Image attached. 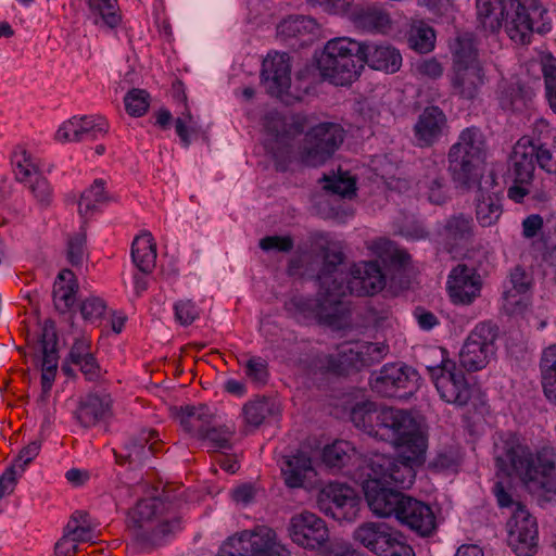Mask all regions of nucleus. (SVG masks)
I'll return each mask as SVG.
<instances>
[{
    "label": "nucleus",
    "mask_w": 556,
    "mask_h": 556,
    "mask_svg": "<svg viewBox=\"0 0 556 556\" xmlns=\"http://www.w3.org/2000/svg\"><path fill=\"white\" fill-rule=\"evenodd\" d=\"M496 467L507 476L518 478L525 488L543 501L556 496V451L542 446L532 452L517 437L509 435L495 445Z\"/></svg>",
    "instance_id": "f257e3e1"
},
{
    "label": "nucleus",
    "mask_w": 556,
    "mask_h": 556,
    "mask_svg": "<svg viewBox=\"0 0 556 556\" xmlns=\"http://www.w3.org/2000/svg\"><path fill=\"white\" fill-rule=\"evenodd\" d=\"M320 289L316 300H299L296 304L303 312H311L316 318L333 324L343 313L341 299L348 291L357 296L374 295L381 291L386 280L380 266L376 262H361L351 269L348 285H344L342 273L337 269L324 271L318 276Z\"/></svg>",
    "instance_id": "f03ea898"
},
{
    "label": "nucleus",
    "mask_w": 556,
    "mask_h": 556,
    "mask_svg": "<svg viewBox=\"0 0 556 556\" xmlns=\"http://www.w3.org/2000/svg\"><path fill=\"white\" fill-rule=\"evenodd\" d=\"M477 21L483 30L495 34L504 29L516 43L527 45L536 28H549L547 10L540 0H476Z\"/></svg>",
    "instance_id": "7ed1b4c3"
},
{
    "label": "nucleus",
    "mask_w": 556,
    "mask_h": 556,
    "mask_svg": "<svg viewBox=\"0 0 556 556\" xmlns=\"http://www.w3.org/2000/svg\"><path fill=\"white\" fill-rule=\"evenodd\" d=\"M389 442L396 447L397 456L375 453L366 457L358 466L361 477L379 478L392 486L408 489L415 481L416 468L425 462L426 437L416 424L414 430L403 431Z\"/></svg>",
    "instance_id": "20e7f679"
},
{
    "label": "nucleus",
    "mask_w": 556,
    "mask_h": 556,
    "mask_svg": "<svg viewBox=\"0 0 556 556\" xmlns=\"http://www.w3.org/2000/svg\"><path fill=\"white\" fill-rule=\"evenodd\" d=\"M488 146L482 131L475 126L460 131L447 153L448 172L453 181L471 190L480 177H485Z\"/></svg>",
    "instance_id": "39448f33"
},
{
    "label": "nucleus",
    "mask_w": 556,
    "mask_h": 556,
    "mask_svg": "<svg viewBox=\"0 0 556 556\" xmlns=\"http://www.w3.org/2000/svg\"><path fill=\"white\" fill-rule=\"evenodd\" d=\"M448 79L453 93L466 100L477 98L488 83L478 49L468 35L456 38L452 46V67Z\"/></svg>",
    "instance_id": "423d86ee"
},
{
    "label": "nucleus",
    "mask_w": 556,
    "mask_h": 556,
    "mask_svg": "<svg viewBox=\"0 0 556 556\" xmlns=\"http://www.w3.org/2000/svg\"><path fill=\"white\" fill-rule=\"evenodd\" d=\"M128 527L137 541L155 545L177 531L180 520L172 510V504L154 497L138 502L128 513Z\"/></svg>",
    "instance_id": "0eeeda50"
},
{
    "label": "nucleus",
    "mask_w": 556,
    "mask_h": 556,
    "mask_svg": "<svg viewBox=\"0 0 556 556\" xmlns=\"http://www.w3.org/2000/svg\"><path fill=\"white\" fill-rule=\"evenodd\" d=\"M361 54L362 42L348 37L330 39L318 59V70L333 85H350L363 68Z\"/></svg>",
    "instance_id": "6e6552de"
},
{
    "label": "nucleus",
    "mask_w": 556,
    "mask_h": 556,
    "mask_svg": "<svg viewBox=\"0 0 556 556\" xmlns=\"http://www.w3.org/2000/svg\"><path fill=\"white\" fill-rule=\"evenodd\" d=\"M351 419L367 434L386 442L396 440L403 431L414 430L417 424L405 410L391 407L378 409L371 402L357 404L351 412Z\"/></svg>",
    "instance_id": "1a4fd4ad"
},
{
    "label": "nucleus",
    "mask_w": 556,
    "mask_h": 556,
    "mask_svg": "<svg viewBox=\"0 0 556 556\" xmlns=\"http://www.w3.org/2000/svg\"><path fill=\"white\" fill-rule=\"evenodd\" d=\"M354 540L377 556H415L401 531L382 521H367L353 533Z\"/></svg>",
    "instance_id": "9d476101"
},
{
    "label": "nucleus",
    "mask_w": 556,
    "mask_h": 556,
    "mask_svg": "<svg viewBox=\"0 0 556 556\" xmlns=\"http://www.w3.org/2000/svg\"><path fill=\"white\" fill-rule=\"evenodd\" d=\"M344 139V129L337 123H320L304 137L300 151L301 162L307 166H319L329 160Z\"/></svg>",
    "instance_id": "9b49d317"
},
{
    "label": "nucleus",
    "mask_w": 556,
    "mask_h": 556,
    "mask_svg": "<svg viewBox=\"0 0 556 556\" xmlns=\"http://www.w3.org/2000/svg\"><path fill=\"white\" fill-rule=\"evenodd\" d=\"M427 370L444 402L458 407L466 406L469 403L475 389L455 363L442 361L439 366H427Z\"/></svg>",
    "instance_id": "f8f14e48"
},
{
    "label": "nucleus",
    "mask_w": 556,
    "mask_h": 556,
    "mask_svg": "<svg viewBox=\"0 0 556 556\" xmlns=\"http://www.w3.org/2000/svg\"><path fill=\"white\" fill-rule=\"evenodd\" d=\"M496 329L491 323L476 325L459 352V363L467 371H478L495 357Z\"/></svg>",
    "instance_id": "ddd939ff"
},
{
    "label": "nucleus",
    "mask_w": 556,
    "mask_h": 556,
    "mask_svg": "<svg viewBox=\"0 0 556 556\" xmlns=\"http://www.w3.org/2000/svg\"><path fill=\"white\" fill-rule=\"evenodd\" d=\"M317 504L321 511L336 520L353 521L361 509V497L353 488L332 482L319 491Z\"/></svg>",
    "instance_id": "4468645a"
},
{
    "label": "nucleus",
    "mask_w": 556,
    "mask_h": 556,
    "mask_svg": "<svg viewBox=\"0 0 556 556\" xmlns=\"http://www.w3.org/2000/svg\"><path fill=\"white\" fill-rule=\"evenodd\" d=\"M357 480L362 484L366 502L371 513L380 518H396L406 495L393 489L392 485L374 477H361L357 470Z\"/></svg>",
    "instance_id": "2eb2a0df"
},
{
    "label": "nucleus",
    "mask_w": 556,
    "mask_h": 556,
    "mask_svg": "<svg viewBox=\"0 0 556 556\" xmlns=\"http://www.w3.org/2000/svg\"><path fill=\"white\" fill-rule=\"evenodd\" d=\"M287 533L295 545L312 551L323 546L329 538L326 522L307 510L294 514L290 518Z\"/></svg>",
    "instance_id": "dca6fc26"
},
{
    "label": "nucleus",
    "mask_w": 556,
    "mask_h": 556,
    "mask_svg": "<svg viewBox=\"0 0 556 556\" xmlns=\"http://www.w3.org/2000/svg\"><path fill=\"white\" fill-rule=\"evenodd\" d=\"M508 544L517 556H533L538 551V525L521 504H517L508 523Z\"/></svg>",
    "instance_id": "f3484780"
},
{
    "label": "nucleus",
    "mask_w": 556,
    "mask_h": 556,
    "mask_svg": "<svg viewBox=\"0 0 556 556\" xmlns=\"http://www.w3.org/2000/svg\"><path fill=\"white\" fill-rule=\"evenodd\" d=\"M472 189L476 190L475 212L478 223L482 227L495 225L503 213V208L494 173L489 172L485 177H480Z\"/></svg>",
    "instance_id": "a211bd4d"
},
{
    "label": "nucleus",
    "mask_w": 556,
    "mask_h": 556,
    "mask_svg": "<svg viewBox=\"0 0 556 556\" xmlns=\"http://www.w3.org/2000/svg\"><path fill=\"white\" fill-rule=\"evenodd\" d=\"M482 285V278L473 267L458 264L447 276L446 290L453 304L470 305L480 296Z\"/></svg>",
    "instance_id": "6ab92c4d"
},
{
    "label": "nucleus",
    "mask_w": 556,
    "mask_h": 556,
    "mask_svg": "<svg viewBox=\"0 0 556 556\" xmlns=\"http://www.w3.org/2000/svg\"><path fill=\"white\" fill-rule=\"evenodd\" d=\"M109 131V124L103 116H73L63 122L55 132V140L61 143L97 140Z\"/></svg>",
    "instance_id": "aec40b11"
},
{
    "label": "nucleus",
    "mask_w": 556,
    "mask_h": 556,
    "mask_svg": "<svg viewBox=\"0 0 556 556\" xmlns=\"http://www.w3.org/2000/svg\"><path fill=\"white\" fill-rule=\"evenodd\" d=\"M416 372L401 364H387L371 375V389L382 396H400L399 391L408 390L414 384Z\"/></svg>",
    "instance_id": "412c9836"
},
{
    "label": "nucleus",
    "mask_w": 556,
    "mask_h": 556,
    "mask_svg": "<svg viewBox=\"0 0 556 556\" xmlns=\"http://www.w3.org/2000/svg\"><path fill=\"white\" fill-rule=\"evenodd\" d=\"M531 299V279L519 266L509 275V280L504 287L502 307L508 315H520L529 306Z\"/></svg>",
    "instance_id": "4be33fe9"
},
{
    "label": "nucleus",
    "mask_w": 556,
    "mask_h": 556,
    "mask_svg": "<svg viewBox=\"0 0 556 556\" xmlns=\"http://www.w3.org/2000/svg\"><path fill=\"white\" fill-rule=\"evenodd\" d=\"M395 519L421 536L432 534L437 528V518L432 508L409 496L404 500Z\"/></svg>",
    "instance_id": "5701e85b"
},
{
    "label": "nucleus",
    "mask_w": 556,
    "mask_h": 556,
    "mask_svg": "<svg viewBox=\"0 0 556 556\" xmlns=\"http://www.w3.org/2000/svg\"><path fill=\"white\" fill-rule=\"evenodd\" d=\"M263 81L266 90L281 97L291 86V64L287 53H269L263 62Z\"/></svg>",
    "instance_id": "b1692460"
},
{
    "label": "nucleus",
    "mask_w": 556,
    "mask_h": 556,
    "mask_svg": "<svg viewBox=\"0 0 556 556\" xmlns=\"http://www.w3.org/2000/svg\"><path fill=\"white\" fill-rule=\"evenodd\" d=\"M447 118L439 106H428L418 116L414 135L419 147H430L447 130Z\"/></svg>",
    "instance_id": "393cba45"
},
{
    "label": "nucleus",
    "mask_w": 556,
    "mask_h": 556,
    "mask_svg": "<svg viewBox=\"0 0 556 556\" xmlns=\"http://www.w3.org/2000/svg\"><path fill=\"white\" fill-rule=\"evenodd\" d=\"M362 64L367 63L371 68L388 74L397 72L402 66V55L395 48L389 45L363 43Z\"/></svg>",
    "instance_id": "a878e982"
},
{
    "label": "nucleus",
    "mask_w": 556,
    "mask_h": 556,
    "mask_svg": "<svg viewBox=\"0 0 556 556\" xmlns=\"http://www.w3.org/2000/svg\"><path fill=\"white\" fill-rule=\"evenodd\" d=\"M280 468L286 485L291 489L304 488L316 475L311 457L303 452L285 456Z\"/></svg>",
    "instance_id": "bb28decb"
},
{
    "label": "nucleus",
    "mask_w": 556,
    "mask_h": 556,
    "mask_svg": "<svg viewBox=\"0 0 556 556\" xmlns=\"http://www.w3.org/2000/svg\"><path fill=\"white\" fill-rule=\"evenodd\" d=\"M535 144L529 137H521L514 146L510 155V170L519 182H531L534 173Z\"/></svg>",
    "instance_id": "cd10ccee"
},
{
    "label": "nucleus",
    "mask_w": 556,
    "mask_h": 556,
    "mask_svg": "<svg viewBox=\"0 0 556 556\" xmlns=\"http://www.w3.org/2000/svg\"><path fill=\"white\" fill-rule=\"evenodd\" d=\"M443 238L450 251L469 244L475 236V224L469 215L458 213L450 216L443 227Z\"/></svg>",
    "instance_id": "c85d7f7f"
},
{
    "label": "nucleus",
    "mask_w": 556,
    "mask_h": 556,
    "mask_svg": "<svg viewBox=\"0 0 556 556\" xmlns=\"http://www.w3.org/2000/svg\"><path fill=\"white\" fill-rule=\"evenodd\" d=\"M176 417L180 426L192 437L199 438L214 424L215 412L204 404L182 406L177 409Z\"/></svg>",
    "instance_id": "c756f323"
},
{
    "label": "nucleus",
    "mask_w": 556,
    "mask_h": 556,
    "mask_svg": "<svg viewBox=\"0 0 556 556\" xmlns=\"http://www.w3.org/2000/svg\"><path fill=\"white\" fill-rule=\"evenodd\" d=\"M111 406L112 399L109 394H89L80 402L77 419L85 427L93 426L110 416Z\"/></svg>",
    "instance_id": "7c9ffc66"
},
{
    "label": "nucleus",
    "mask_w": 556,
    "mask_h": 556,
    "mask_svg": "<svg viewBox=\"0 0 556 556\" xmlns=\"http://www.w3.org/2000/svg\"><path fill=\"white\" fill-rule=\"evenodd\" d=\"M280 414L279 405L268 397H257L249 401L242 407L244 425L256 429Z\"/></svg>",
    "instance_id": "2f4dec72"
},
{
    "label": "nucleus",
    "mask_w": 556,
    "mask_h": 556,
    "mask_svg": "<svg viewBox=\"0 0 556 556\" xmlns=\"http://www.w3.org/2000/svg\"><path fill=\"white\" fill-rule=\"evenodd\" d=\"M278 35L285 39L296 38L311 41L318 31V24L309 16L294 15L285 18L277 27Z\"/></svg>",
    "instance_id": "473e14b6"
},
{
    "label": "nucleus",
    "mask_w": 556,
    "mask_h": 556,
    "mask_svg": "<svg viewBox=\"0 0 556 556\" xmlns=\"http://www.w3.org/2000/svg\"><path fill=\"white\" fill-rule=\"evenodd\" d=\"M78 289L74 273L63 269L59 273L53 287V303L60 313H66L76 301Z\"/></svg>",
    "instance_id": "72a5a7b5"
},
{
    "label": "nucleus",
    "mask_w": 556,
    "mask_h": 556,
    "mask_svg": "<svg viewBox=\"0 0 556 556\" xmlns=\"http://www.w3.org/2000/svg\"><path fill=\"white\" fill-rule=\"evenodd\" d=\"M352 20L357 27L369 31L386 33L391 27L389 14L377 5L355 9Z\"/></svg>",
    "instance_id": "f704fd0d"
},
{
    "label": "nucleus",
    "mask_w": 556,
    "mask_h": 556,
    "mask_svg": "<svg viewBox=\"0 0 556 556\" xmlns=\"http://www.w3.org/2000/svg\"><path fill=\"white\" fill-rule=\"evenodd\" d=\"M131 257L140 271H152L156 262V244L151 232L144 231L134 239Z\"/></svg>",
    "instance_id": "c9c22d12"
},
{
    "label": "nucleus",
    "mask_w": 556,
    "mask_h": 556,
    "mask_svg": "<svg viewBox=\"0 0 556 556\" xmlns=\"http://www.w3.org/2000/svg\"><path fill=\"white\" fill-rule=\"evenodd\" d=\"M540 371L545 396L549 402L556 401V344L542 351Z\"/></svg>",
    "instance_id": "e433bc0d"
},
{
    "label": "nucleus",
    "mask_w": 556,
    "mask_h": 556,
    "mask_svg": "<svg viewBox=\"0 0 556 556\" xmlns=\"http://www.w3.org/2000/svg\"><path fill=\"white\" fill-rule=\"evenodd\" d=\"M97 526L98 525L90 519L87 511L76 510L72 514L64 529L67 535H71L74 541L79 544L94 542L97 538L94 534Z\"/></svg>",
    "instance_id": "4c0bfd02"
},
{
    "label": "nucleus",
    "mask_w": 556,
    "mask_h": 556,
    "mask_svg": "<svg viewBox=\"0 0 556 556\" xmlns=\"http://www.w3.org/2000/svg\"><path fill=\"white\" fill-rule=\"evenodd\" d=\"M58 338L52 324L46 323L41 329L40 340L38 342L41 353V370L56 371L58 369Z\"/></svg>",
    "instance_id": "58836bf2"
},
{
    "label": "nucleus",
    "mask_w": 556,
    "mask_h": 556,
    "mask_svg": "<svg viewBox=\"0 0 556 556\" xmlns=\"http://www.w3.org/2000/svg\"><path fill=\"white\" fill-rule=\"evenodd\" d=\"M357 458V453L350 442L339 440L327 445L323 452L325 464L332 468L341 469Z\"/></svg>",
    "instance_id": "ea45409f"
},
{
    "label": "nucleus",
    "mask_w": 556,
    "mask_h": 556,
    "mask_svg": "<svg viewBox=\"0 0 556 556\" xmlns=\"http://www.w3.org/2000/svg\"><path fill=\"white\" fill-rule=\"evenodd\" d=\"M106 200L104 191V181L96 179L93 184L85 190L78 202V212L85 220L94 214L99 205Z\"/></svg>",
    "instance_id": "a19ab883"
},
{
    "label": "nucleus",
    "mask_w": 556,
    "mask_h": 556,
    "mask_svg": "<svg viewBox=\"0 0 556 556\" xmlns=\"http://www.w3.org/2000/svg\"><path fill=\"white\" fill-rule=\"evenodd\" d=\"M369 249L384 263L404 266L409 261V254L406 251L399 249L392 241L386 238L374 240L369 244Z\"/></svg>",
    "instance_id": "79ce46f5"
},
{
    "label": "nucleus",
    "mask_w": 556,
    "mask_h": 556,
    "mask_svg": "<svg viewBox=\"0 0 556 556\" xmlns=\"http://www.w3.org/2000/svg\"><path fill=\"white\" fill-rule=\"evenodd\" d=\"M251 555L264 556L280 541L274 529L267 526H257L250 530Z\"/></svg>",
    "instance_id": "37998d69"
},
{
    "label": "nucleus",
    "mask_w": 556,
    "mask_h": 556,
    "mask_svg": "<svg viewBox=\"0 0 556 556\" xmlns=\"http://www.w3.org/2000/svg\"><path fill=\"white\" fill-rule=\"evenodd\" d=\"M155 434L154 431H142L138 438L130 439L125 444L126 454L124 457L129 463L140 464L153 454L152 444H149L151 438Z\"/></svg>",
    "instance_id": "c03bdc74"
},
{
    "label": "nucleus",
    "mask_w": 556,
    "mask_h": 556,
    "mask_svg": "<svg viewBox=\"0 0 556 556\" xmlns=\"http://www.w3.org/2000/svg\"><path fill=\"white\" fill-rule=\"evenodd\" d=\"M89 10L94 16V24L101 20L108 27H116L121 22L117 13V0H86Z\"/></svg>",
    "instance_id": "a18cd8bd"
},
{
    "label": "nucleus",
    "mask_w": 556,
    "mask_h": 556,
    "mask_svg": "<svg viewBox=\"0 0 556 556\" xmlns=\"http://www.w3.org/2000/svg\"><path fill=\"white\" fill-rule=\"evenodd\" d=\"M354 344H343L339 348L337 356L330 355L328 361V369L338 372L345 374L351 369L361 368V362L358 355H355Z\"/></svg>",
    "instance_id": "49530a36"
},
{
    "label": "nucleus",
    "mask_w": 556,
    "mask_h": 556,
    "mask_svg": "<svg viewBox=\"0 0 556 556\" xmlns=\"http://www.w3.org/2000/svg\"><path fill=\"white\" fill-rule=\"evenodd\" d=\"M14 174L18 181L27 182L39 175V165L25 150H16L12 156Z\"/></svg>",
    "instance_id": "de8ad7c7"
},
{
    "label": "nucleus",
    "mask_w": 556,
    "mask_h": 556,
    "mask_svg": "<svg viewBox=\"0 0 556 556\" xmlns=\"http://www.w3.org/2000/svg\"><path fill=\"white\" fill-rule=\"evenodd\" d=\"M540 63L544 76L546 98L554 113H556V59L551 53H543Z\"/></svg>",
    "instance_id": "09e8293b"
},
{
    "label": "nucleus",
    "mask_w": 556,
    "mask_h": 556,
    "mask_svg": "<svg viewBox=\"0 0 556 556\" xmlns=\"http://www.w3.org/2000/svg\"><path fill=\"white\" fill-rule=\"evenodd\" d=\"M434 30L422 23L412 27L408 36V45L420 53H428L434 48Z\"/></svg>",
    "instance_id": "8fccbe9b"
},
{
    "label": "nucleus",
    "mask_w": 556,
    "mask_h": 556,
    "mask_svg": "<svg viewBox=\"0 0 556 556\" xmlns=\"http://www.w3.org/2000/svg\"><path fill=\"white\" fill-rule=\"evenodd\" d=\"M198 439L206 442L207 446L214 451L230 448V439L233 435V429L227 426L216 427L215 422L204 431Z\"/></svg>",
    "instance_id": "3c124183"
},
{
    "label": "nucleus",
    "mask_w": 556,
    "mask_h": 556,
    "mask_svg": "<svg viewBox=\"0 0 556 556\" xmlns=\"http://www.w3.org/2000/svg\"><path fill=\"white\" fill-rule=\"evenodd\" d=\"M250 530H244L230 536L219 548V556H248L251 555Z\"/></svg>",
    "instance_id": "603ef678"
},
{
    "label": "nucleus",
    "mask_w": 556,
    "mask_h": 556,
    "mask_svg": "<svg viewBox=\"0 0 556 556\" xmlns=\"http://www.w3.org/2000/svg\"><path fill=\"white\" fill-rule=\"evenodd\" d=\"M354 345V354L358 355L362 367L380 362L388 353V346L383 343L362 342Z\"/></svg>",
    "instance_id": "864d4df0"
},
{
    "label": "nucleus",
    "mask_w": 556,
    "mask_h": 556,
    "mask_svg": "<svg viewBox=\"0 0 556 556\" xmlns=\"http://www.w3.org/2000/svg\"><path fill=\"white\" fill-rule=\"evenodd\" d=\"M127 113L134 117L144 115L150 106L149 93L143 89H131L124 98Z\"/></svg>",
    "instance_id": "5fc2aeb1"
},
{
    "label": "nucleus",
    "mask_w": 556,
    "mask_h": 556,
    "mask_svg": "<svg viewBox=\"0 0 556 556\" xmlns=\"http://www.w3.org/2000/svg\"><path fill=\"white\" fill-rule=\"evenodd\" d=\"M425 184L429 189V200L435 204L443 203L446 198L444 178L440 174L439 167L435 163L430 164L429 175L427 176Z\"/></svg>",
    "instance_id": "6e6d98bb"
},
{
    "label": "nucleus",
    "mask_w": 556,
    "mask_h": 556,
    "mask_svg": "<svg viewBox=\"0 0 556 556\" xmlns=\"http://www.w3.org/2000/svg\"><path fill=\"white\" fill-rule=\"evenodd\" d=\"M176 132L179 136L182 143L188 147L190 144V134L198 131V123L191 114L189 108L185 103V110L175 121Z\"/></svg>",
    "instance_id": "4d7b16f0"
},
{
    "label": "nucleus",
    "mask_w": 556,
    "mask_h": 556,
    "mask_svg": "<svg viewBox=\"0 0 556 556\" xmlns=\"http://www.w3.org/2000/svg\"><path fill=\"white\" fill-rule=\"evenodd\" d=\"M247 378L256 387L264 386L268 379L267 363L261 357H251L244 365Z\"/></svg>",
    "instance_id": "13d9d810"
},
{
    "label": "nucleus",
    "mask_w": 556,
    "mask_h": 556,
    "mask_svg": "<svg viewBox=\"0 0 556 556\" xmlns=\"http://www.w3.org/2000/svg\"><path fill=\"white\" fill-rule=\"evenodd\" d=\"M86 256V235L80 231L70 238L67 244V260L73 266H80Z\"/></svg>",
    "instance_id": "bf43d9fd"
},
{
    "label": "nucleus",
    "mask_w": 556,
    "mask_h": 556,
    "mask_svg": "<svg viewBox=\"0 0 556 556\" xmlns=\"http://www.w3.org/2000/svg\"><path fill=\"white\" fill-rule=\"evenodd\" d=\"M40 448V441H31L29 444H27L20 451L18 455L16 456L10 468H15V470H17V475L21 476L24 472L26 466L37 457Z\"/></svg>",
    "instance_id": "052dcab7"
},
{
    "label": "nucleus",
    "mask_w": 556,
    "mask_h": 556,
    "mask_svg": "<svg viewBox=\"0 0 556 556\" xmlns=\"http://www.w3.org/2000/svg\"><path fill=\"white\" fill-rule=\"evenodd\" d=\"M175 318L181 326L191 325L199 317V309L191 300H180L174 304Z\"/></svg>",
    "instance_id": "680f3d73"
},
{
    "label": "nucleus",
    "mask_w": 556,
    "mask_h": 556,
    "mask_svg": "<svg viewBox=\"0 0 556 556\" xmlns=\"http://www.w3.org/2000/svg\"><path fill=\"white\" fill-rule=\"evenodd\" d=\"M105 308L106 305L102 299L89 296L83 301L80 313L86 320L96 321L103 316Z\"/></svg>",
    "instance_id": "e2e57ef3"
},
{
    "label": "nucleus",
    "mask_w": 556,
    "mask_h": 556,
    "mask_svg": "<svg viewBox=\"0 0 556 556\" xmlns=\"http://www.w3.org/2000/svg\"><path fill=\"white\" fill-rule=\"evenodd\" d=\"M324 188L332 193L350 197L355 193V180L350 176H339L333 179H326Z\"/></svg>",
    "instance_id": "0e129e2a"
},
{
    "label": "nucleus",
    "mask_w": 556,
    "mask_h": 556,
    "mask_svg": "<svg viewBox=\"0 0 556 556\" xmlns=\"http://www.w3.org/2000/svg\"><path fill=\"white\" fill-rule=\"evenodd\" d=\"M264 251L289 252L293 248V240L289 236H267L260 241Z\"/></svg>",
    "instance_id": "69168bd1"
},
{
    "label": "nucleus",
    "mask_w": 556,
    "mask_h": 556,
    "mask_svg": "<svg viewBox=\"0 0 556 556\" xmlns=\"http://www.w3.org/2000/svg\"><path fill=\"white\" fill-rule=\"evenodd\" d=\"M90 342L85 338L76 339L71 348L67 361L73 365H80L85 359L91 357Z\"/></svg>",
    "instance_id": "338daca9"
},
{
    "label": "nucleus",
    "mask_w": 556,
    "mask_h": 556,
    "mask_svg": "<svg viewBox=\"0 0 556 556\" xmlns=\"http://www.w3.org/2000/svg\"><path fill=\"white\" fill-rule=\"evenodd\" d=\"M415 70L418 75L429 79L440 78L444 71L442 64L433 58L417 62Z\"/></svg>",
    "instance_id": "774afa93"
}]
</instances>
